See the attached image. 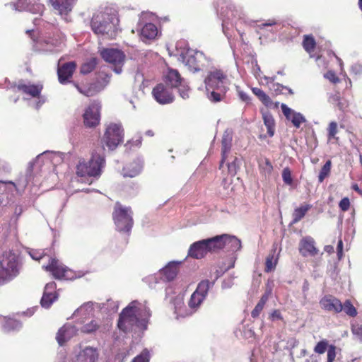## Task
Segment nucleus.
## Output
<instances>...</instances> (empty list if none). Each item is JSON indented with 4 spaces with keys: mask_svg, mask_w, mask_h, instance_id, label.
<instances>
[{
    "mask_svg": "<svg viewBox=\"0 0 362 362\" xmlns=\"http://www.w3.org/2000/svg\"><path fill=\"white\" fill-rule=\"evenodd\" d=\"M151 315L150 309L146 304L134 300L119 314L118 328L124 332H130L135 327L146 329Z\"/></svg>",
    "mask_w": 362,
    "mask_h": 362,
    "instance_id": "1",
    "label": "nucleus"
},
{
    "mask_svg": "<svg viewBox=\"0 0 362 362\" xmlns=\"http://www.w3.org/2000/svg\"><path fill=\"white\" fill-rule=\"evenodd\" d=\"M118 24L119 19L116 13L108 8L95 13L90 23L92 30L95 34L106 35L109 38L116 36Z\"/></svg>",
    "mask_w": 362,
    "mask_h": 362,
    "instance_id": "2",
    "label": "nucleus"
},
{
    "mask_svg": "<svg viewBox=\"0 0 362 362\" xmlns=\"http://www.w3.org/2000/svg\"><path fill=\"white\" fill-rule=\"evenodd\" d=\"M104 148L100 147L98 151L92 153V157L88 162L80 161L76 167V174L81 178V182H86L87 177H99L104 167L105 160L104 158Z\"/></svg>",
    "mask_w": 362,
    "mask_h": 362,
    "instance_id": "3",
    "label": "nucleus"
},
{
    "mask_svg": "<svg viewBox=\"0 0 362 362\" xmlns=\"http://www.w3.org/2000/svg\"><path fill=\"white\" fill-rule=\"evenodd\" d=\"M21 264L16 254L11 251L4 252L0 256V285L6 284L20 273Z\"/></svg>",
    "mask_w": 362,
    "mask_h": 362,
    "instance_id": "4",
    "label": "nucleus"
},
{
    "mask_svg": "<svg viewBox=\"0 0 362 362\" xmlns=\"http://www.w3.org/2000/svg\"><path fill=\"white\" fill-rule=\"evenodd\" d=\"M110 78L111 75L110 74L105 70H100L97 73L95 82L88 87L82 88L77 83H74V86L80 93L90 97L103 90L109 84Z\"/></svg>",
    "mask_w": 362,
    "mask_h": 362,
    "instance_id": "5",
    "label": "nucleus"
},
{
    "mask_svg": "<svg viewBox=\"0 0 362 362\" xmlns=\"http://www.w3.org/2000/svg\"><path fill=\"white\" fill-rule=\"evenodd\" d=\"M113 219L119 231L129 232L133 226L131 209L122 207L119 203L115 204Z\"/></svg>",
    "mask_w": 362,
    "mask_h": 362,
    "instance_id": "6",
    "label": "nucleus"
},
{
    "mask_svg": "<svg viewBox=\"0 0 362 362\" xmlns=\"http://www.w3.org/2000/svg\"><path fill=\"white\" fill-rule=\"evenodd\" d=\"M205 57L202 52L191 49H184L180 52L178 60L182 62L189 71L193 72L202 69Z\"/></svg>",
    "mask_w": 362,
    "mask_h": 362,
    "instance_id": "7",
    "label": "nucleus"
},
{
    "mask_svg": "<svg viewBox=\"0 0 362 362\" xmlns=\"http://www.w3.org/2000/svg\"><path fill=\"white\" fill-rule=\"evenodd\" d=\"M124 129L121 123H110L106 127L103 141L110 150L123 141Z\"/></svg>",
    "mask_w": 362,
    "mask_h": 362,
    "instance_id": "8",
    "label": "nucleus"
},
{
    "mask_svg": "<svg viewBox=\"0 0 362 362\" xmlns=\"http://www.w3.org/2000/svg\"><path fill=\"white\" fill-rule=\"evenodd\" d=\"M100 53L105 62L114 65L113 71L116 74L122 73L125 60V54L122 51L115 48H104L100 51Z\"/></svg>",
    "mask_w": 362,
    "mask_h": 362,
    "instance_id": "9",
    "label": "nucleus"
},
{
    "mask_svg": "<svg viewBox=\"0 0 362 362\" xmlns=\"http://www.w3.org/2000/svg\"><path fill=\"white\" fill-rule=\"evenodd\" d=\"M206 90L209 91L211 88H221L227 91L229 81L227 76L221 70L216 69L210 71L204 79Z\"/></svg>",
    "mask_w": 362,
    "mask_h": 362,
    "instance_id": "10",
    "label": "nucleus"
},
{
    "mask_svg": "<svg viewBox=\"0 0 362 362\" xmlns=\"http://www.w3.org/2000/svg\"><path fill=\"white\" fill-rule=\"evenodd\" d=\"M213 284L214 283L209 280L202 281L192 294L188 303L189 306L192 309H197L206 297L209 289Z\"/></svg>",
    "mask_w": 362,
    "mask_h": 362,
    "instance_id": "11",
    "label": "nucleus"
},
{
    "mask_svg": "<svg viewBox=\"0 0 362 362\" xmlns=\"http://www.w3.org/2000/svg\"><path fill=\"white\" fill-rule=\"evenodd\" d=\"M100 108L99 103H92L85 110L83 115V123L87 127H94L97 126L100 120Z\"/></svg>",
    "mask_w": 362,
    "mask_h": 362,
    "instance_id": "12",
    "label": "nucleus"
},
{
    "mask_svg": "<svg viewBox=\"0 0 362 362\" xmlns=\"http://www.w3.org/2000/svg\"><path fill=\"white\" fill-rule=\"evenodd\" d=\"M42 268L52 273L53 276L57 279H69L68 273L69 269L61 263L59 259L51 257L47 265H43Z\"/></svg>",
    "mask_w": 362,
    "mask_h": 362,
    "instance_id": "13",
    "label": "nucleus"
},
{
    "mask_svg": "<svg viewBox=\"0 0 362 362\" xmlns=\"http://www.w3.org/2000/svg\"><path fill=\"white\" fill-rule=\"evenodd\" d=\"M13 6L16 11H28L33 13L41 14L44 11V5L40 0H18Z\"/></svg>",
    "mask_w": 362,
    "mask_h": 362,
    "instance_id": "14",
    "label": "nucleus"
},
{
    "mask_svg": "<svg viewBox=\"0 0 362 362\" xmlns=\"http://www.w3.org/2000/svg\"><path fill=\"white\" fill-rule=\"evenodd\" d=\"M155 100L160 104H168L173 101L172 93L162 83L158 84L152 91Z\"/></svg>",
    "mask_w": 362,
    "mask_h": 362,
    "instance_id": "15",
    "label": "nucleus"
},
{
    "mask_svg": "<svg viewBox=\"0 0 362 362\" xmlns=\"http://www.w3.org/2000/svg\"><path fill=\"white\" fill-rule=\"evenodd\" d=\"M78 329L76 326L66 324L61 327L56 336V339L60 346H63L66 341L76 336Z\"/></svg>",
    "mask_w": 362,
    "mask_h": 362,
    "instance_id": "16",
    "label": "nucleus"
},
{
    "mask_svg": "<svg viewBox=\"0 0 362 362\" xmlns=\"http://www.w3.org/2000/svg\"><path fill=\"white\" fill-rule=\"evenodd\" d=\"M56 284L54 282H50L45 285L43 296L40 300L42 307L49 308L57 299L58 296L56 292H54Z\"/></svg>",
    "mask_w": 362,
    "mask_h": 362,
    "instance_id": "17",
    "label": "nucleus"
},
{
    "mask_svg": "<svg viewBox=\"0 0 362 362\" xmlns=\"http://www.w3.org/2000/svg\"><path fill=\"white\" fill-rule=\"evenodd\" d=\"M321 308L329 312L340 313L342 311V304L339 300L332 296H325L320 300Z\"/></svg>",
    "mask_w": 362,
    "mask_h": 362,
    "instance_id": "18",
    "label": "nucleus"
},
{
    "mask_svg": "<svg viewBox=\"0 0 362 362\" xmlns=\"http://www.w3.org/2000/svg\"><path fill=\"white\" fill-rule=\"evenodd\" d=\"M315 243L313 238L307 236L303 238L299 243V251L303 257L315 256L318 250L315 245Z\"/></svg>",
    "mask_w": 362,
    "mask_h": 362,
    "instance_id": "19",
    "label": "nucleus"
},
{
    "mask_svg": "<svg viewBox=\"0 0 362 362\" xmlns=\"http://www.w3.org/2000/svg\"><path fill=\"white\" fill-rule=\"evenodd\" d=\"M76 66V64L74 62L64 63L61 66H59L57 70L59 81L62 84L69 82V78H71Z\"/></svg>",
    "mask_w": 362,
    "mask_h": 362,
    "instance_id": "20",
    "label": "nucleus"
},
{
    "mask_svg": "<svg viewBox=\"0 0 362 362\" xmlns=\"http://www.w3.org/2000/svg\"><path fill=\"white\" fill-rule=\"evenodd\" d=\"M281 108L286 119L290 120L296 128H299L300 124L305 122V118L302 114L295 112L286 104H281Z\"/></svg>",
    "mask_w": 362,
    "mask_h": 362,
    "instance_id": "21",
    "label": "nucleus"
},
{
    "mask_svg": "<svg viewBox=\"0 0 362 362\" xmlns=\"http://www.w3.org/2000/svg\"><path fill=\"white\" fill-rule=\"evenodd\" d=\"M178 262H170L159 272L160 280L163 281H173L178 273Z\"/></svg>",
    "mask_w": 362,
    "mask_h": 362,
    "instance_id": "22",
    "label": "nucleus"
},
{
    "mask_svg": "<svg viewBox=\"0 0 362 362\" xmlns=\"http://www.w3.org/2000/svg\"><path fill=\"white\" fill-rule=\"evenodd\" d=\"M76 0H50L54 9L62 16H67L71 11Z\"/></svg>",
    "mask_w": 362,
    "mask_h": 362,
    "instance_id": "23",
    "label": "nucleus"
},
{
    "mask_svg": "<svg viewBox=\"0 0 362 362\" xmlns=\"http://www.w3.org/2000/svg\"><path fill=\"white\" fill-rule=\"evenodd\" d=\"M99 354L96 348L86 346L77 356V362H96Z\"/></svg>",
    "mask_w": 362,
    "mask_h": 362,
    "instance_id": "24",
    "label": "nucleus"
},
{
    "mask_svg": "<svg viewBox=\"0 0 362 362\" xmlns=\"http://www.w3.org/2000/svg\"><path fill=\"white\" fill-rule=\"evenodd\" d=\"M207 253L208 251L203 240L192 244L188 250V256L197 259L204 258Z\"/></svg>",
    "mask_w": 362,
    "mask_h": 362,
    "instance_id": "25",
    "label": "nucleus"
},
{
    "mask_svg": "<svg viewBox=\"0 0 362 362\" xmlns=\"http://www.w3.org/2000/svg\"><path fill=\"white\" fill-rule=\"evenodd\" d=\"M222 243L223 249L225 248L228 252H236L241 248V242L235 236L223 234Z\"/></svg>",
    "mask_w": 362,
    "mask_h": 362,
    "instance_id": "26",
    "label": "nucleus"
},
{
    "mask_svg": "<svg viewBox=\"0 0 362 362\" xmlns=\"http://www.w3.org/2000/svg\"><path fill=\"white\" fill-rule=\"evenodd\" d=\"M208 252H216L223 249L222 235L204 239Z\"/></svg>",
    "mask_w": 362,
    "mask_h": 362,
    "instance_id": "27",
    "label": "nucleus"
},
{
    "mask_svg": "<svg viewBox=\"0 0 362 362\" xmlns=\"http://www.w3.org/2000/svg\"><path fill=\"white\" fill-rule=\"evenodd\" d=\"M158 34V30L153 23H146L141 30V37L144 40H153Z\"/></svg>",
    "mask_w": 362,
    "mask_h": 362,
    "instance_id": "28",
    "label": "nucleus"
},
{
    "mask_svg": "<svg viewBox=\"0 0 362 362\" xmlns=\"http://www.w3.org/2000/svg\"><path fill=\"white\" fill-rule=\"evenodd\" d=\"M142 168V162L140 160H137L124 168L123 175L124 177H134L141 173Z\"/></svg>",
    "mask_w": 362,
    "mask_h": 362,
    "instance_id": "29",
    "label": "nucleus"
},
{
    "mask_svg": "<svg viewBox=\"0 0 362 362\" xmlns=\"http://www.w3.org/2000/svg\"><path fill=\"white\" fill-rule=\"evenodd\" d=\"M231 143H232V134L226 131L223 135L221 140V153H222V160L221 161V166L223 163L225 159L226 158L227 154L229 153L231 148Z\"/></svg>",
    "mask_w": 362,
    "mask_h": 362,
    "instance_id": "30",
    "label": "nucleus"
},
{
    "mask_svg": "<svg viewBox=\"0 0 362 362\" xmlns=\"http://www.w3.org/2000/svg\"><path fill=\"white\" fill-rule=\"evenodd\" d=\"M18 88L20 90H22L24 93L28 94L32 97H38L40 95V93L42 89V86L41 85H34V84H19L18 86Z\"/></svg>",
    "mask_w": 362,
    "mask_h": 362,
    "instance_id": "31",
    "label": "nucleus"
},
{
    "mask_svg": "<svg viewBox=\"0 0 362 362\" xmlns=\"http://www.w3.org/2000/svg\"><path fill=\"white\" fill-rule=\"evenodd\" d=\"M264 124L267 129V133L270 137L274 134L275 121L272 115L269 111L262 110Z\"/></svg>",
    "mask_w": 362,
    "mask_h": 362,
    "instance_id": "32",
    "label": "nucleus"
},
{
    "mask_svg": "<svg viewBox=\"0 0 362 362\" xmlns=\"http://www.w3.org/2000/svg\"><path fill=\"white\" fill-rule=\"evenodd\" d=\"M264 79L266 81V84L269 87V88L275 91L276 93H282L283 90H286L291 95L293 94V91L290 88L284 86L279 83H274V81L276 79L275 76H264Z\"/></svg>",
    "mask_w": 362,
    "mask_h": 362,
    "instance_id": "33",
    "label": "nucleus"
},
{
    "mask_svg": "<svg viewBox=\"0 0 362 362\" xmlns=\"http://www.w3.org/2000/svg\"><path fill=\"white\" fill-rule=\"evenodd\" d=\"M271 289L267 291L261 297L259 301L256 305L255 308L253 309V310L251 313V315L252 317L255 318L257 317L262 310H263L264 305L266 304L267 301L269 299V296L271 295Z\"/></svg>",
    "mask_w": 362,
    "mask_h": 362,
    "instance_id": "34",
    "label": "nucleus"
},
{
    "mask_svg": "<svg viewBox=\"0 0 362 362\" xmlns=\"http://www.w3.org/2000/svg\"><path fill=\"white\" fill-rule=\"evenodd\" d=\"M166 81L172 87L177 86L180 83L184 81L179 72L175 69L168 70L166 75Z\"/></svg>",
    "mask_w": 362,
    "mask_h": 362,
    "instance_id": "35",
    "label": "nucleus"
},
{
    "mask_svg": "<svg viewBox=\"0 0 362 362\" xmlns=\"http://www.w3.org/2000/svg\"><path fill=\"white\" fill-rule=\"evenodd\" d=\"M312 205L305 204L298 208L295 209L293 213V223L299 222L305 215V214L311 209Z\"/></svg>",
    "mask_w": 362,
    "mask_h": 362,
    "instance_id": "36",
    "label": "nucleus"
},
{
    "mask_svg": "<svg viewBox=\"0 0 362 362\" xmlns=\"http://www.w3.org/2000/svg\"><path fill=\"white\" fill-rule=\"evenodd\" d=\"M100 327V325L96 320H92L88 323L84 324L80 331L83 334H89L95 332Z\"/></svg>",
    "mask_w": 362,
    "mask_h": 362,
    "instance_id": "37",
    "label": "nucleus"
},
{
    "mask_svg": "<svg viewBox=\"0 0 362 362\" xmlns=\"http://www.w3.org/2000/svg\"><path fill=\"white\" fill-rule=\"evenodd\" d=\"M206 92L208 99L214 103L221 101L226 93V91H223L221 88H211Z\"/></svg>",
    "mask_w": 362,
    "mask_h": 362,
    "instance_id": "38",
    "label": "nucleus"
},
{
    "mask_svg": "<svg viewBox=\"0 0 362 362\" xmlns=\"http://www.w3.org/2000/svg\"><path fill=\"white\" fill-rule=\"evenodd\" d=\"M260 173L265 177L269 176L273 170V165L268 158H264L259 160Z\"/></svg>",
    "mask_w": 362,
    "mask_h": 362,
    "instance_id": "39",
    "label": "nucleus"
},
{
    "mask_svg": "<svg viewBox=\"0 0 362 362\" xmlns=\"http://www.w3.org/2000/svg\"><path fill=\"white\" fill-rule=\"evenodd\" d=\"M93 310V303L91 302H87L76 310L73 315L75 317L81 316L86 317L90 314Z\"/></svg>",
    "mask_w": 362,
    "mask_h": 362,
    "instance_id": "40",
    "label": "nucleus"
},
{
    "mask_svg": "<svg viewBox=\"0 0 362 362\" xmlns=\"http://www.w3.org/2000/svg\"><path fill=\"white\" fill-rule=\"evenodd\" d=\"M252 91L265 106H272V101L270 97L267 95L262 89L259 88H252Z\"/></svg>",
    "mask_w": 362,
    "mask_h": 362,
    "instance_id": "41",
    "label": "nucleus"
},
{
    "mask_svg": "<svg viewBox=\"0 0 362 362\" xmlns=\"http://www.w3.org/2000/svg\"><path fill=\"white\" fill-rule=\"evenodd\" d=\"M97 63V59L95 58H92L84 62L81 67V73L83 74L90 73L95 68Z\"/></svg>",
    "mask_w": 362,
    "mask_h": 362,
    "instance_id": "42",
    "label": "nucleus"
},
{
    "mask_svg": "<svg viewBox=\"0 0 362 362\" xmlns=\"http://www.w3.org/2000/svg\"><path fill=\"white\" fill-rule=\"evenodd\" d=\"M327 130V138L328 140L335 139L336 141L339 140V138L337 136L338 133V124L336 122L332 121L329 122Z\"/></svg>",
    "mask_w": 362,
    "mask_h": 362,
    "instance_id": "43",
    "label": "nucleus"
},
{
    "mask_svg": "<svg viewBox=\"0 0 362 362\" xmlns=\"http://www.w3.org/2000/svg\"><path fill=\"white\" fill-rule=\"evenodd\" d=\"M274 253H275V251H273V252L269 254L266 259V262H265V264H266L265 272H269L272 270H273L277 264V257H275Z\"/></svg>",
    "mask_w": 362,
    "mask_h": 362,
    "instance_id": "44",
    "label": "nucleus"
},
{
    "mask_svg": "<svg viewBox=\"0 0 362 362\" xmlns=\"http://www.w3.org/2000/svg\"><path fill=\"white\" fill-rule=\"evenodd\" d=\"M303 46L308 52H312L315 47V40L311 35H305Z\"/></svg>",
    "mask_w": 362,
    "mask_h": 362,
    "instance_id": "45",
    "label": "nucleus"
},
{
    "mask_svg": "<svg viewBox=\"0 0 362 362\" xmlns=\"http://www.w3.org/2000/svg\"><path fill=\"white\" fill-rule=\"evenodd\" d=\"M332 163L329 160L322 166L320 174L318 175V180L320 182H322L329 175L331 170Z\"/></svg>",
    "mask_w": 362,
    "mask_h": 362,
    "instance_id": "46",
    "label": "nucleus"
},
{
    "mask_svg": "<svg viewBox=\"0 0 362 362\" xmlns=\"http://www.w3.org/2000/svg\"><path fill=\"white\" fill-rule=\"evenodd\" d=\"M21 327L20 322L13 319H6L4 325V329L5 331H11L18 329Z\"/></svg>",
    "mask_w": 362,
    "mask_h": 362,
    "instance_id": "47",
    "label": "nucleus"
},
{
    "mask_svg": "<svg viewBox=\"0 0 362 362\" xmlns=\"http://www.w3.org/2000/svg\"><path fill=\"white\" fill-rule=\"evenodd\" d=\"M175 87L178 88V92L182 98L187 99L189 98V88L185 81H182L181 83H180L177 86Z\"/></svg>",
    "mask_w": 362,
    "mask_h": 362,
    "instance_id": "48",
    "label": "nucleus"
},
{
    "mask_svg": "<svg viewBox=\"0 0 362 362\" xmlns=\"http://www.w3.org/2000/svg\"><path fill=\"white\" fill-rule=\"evenodd\" d=\"M328 341L327 339H322L319 341L314 347V351L318 354H324L327 349H329Z\"/></svg>",
    "mask_w": 362,
    "mask_h": 362,
    "instance_id": "49",
    "label": "nucleus"
},
{
    "mask_svg": "<svg viewBox=\"0 0 362 362\" xmlns=\"http://www.w3.org/2000/svg\"><path fill=\"white\" fill-rule=\"evenodd\" d=\"M342 310H344L349 316L354 317L357 315L356 308L349 300H346L344 305H342Z\"/></svg>",
    "mask_w": 362,
    "mask_h": 362,
    "instance_id": "50",
    "label": "nucleus"
},
{
    "mask_svg": "<svg viewBox=\"0 0 362 362\" xmlns=\"http://www.w3.org/2000/svg\"><path fill=\"white\" fill-rule=\"evenodd\" d=\"M150 354L147 349H144L142 352L136 356L132 362H149Z\"/></svg>",
    "mask_w": 362,
    "mask_h": 362,
    "instance_id": "51",
    "label": "nucleus"
},
{
    "mask_svg": "<svg viewBox=\"0 0 362 362\" xmlns=\"http://www.w3.org/2000/svg\"><path fill=\"white\" fill-rule=\"evenodd\" d=\"M46 250H30L28 253L30 256L32 257V259L35 260H40L43 257L47 255V253L45 252Z\"/></svg>",
    "mask_w": 362,
    "mask_h": 362,
    "instance_id": "52",
    "label": "nucleus"
},
{
    "mask_svg": "<svg viewBox=\"0 0 362 362\" xmlns=\"http://www.w3.org/2000/svg\"><path fill=\"white\" fill-rule=\"evenodd\" d=\"M351 332L355 338L362 342V325L359 324L353 325Z\"/></svg>",
    "mask_w": 362,
    "mask_h": 362,
    "instance_id": "53",
    "label": "nucleus"
},
{
    "mask_svg": "<svg viewBox=\"0 0 362 362\" xmlns=\"http://www.w3.org/2000/svg\"><path fill=\"white\" fill-rule=\"evenodd\" d=\"M282 179L286 185H291L293 183L291 173L288 168H284L282 171Z\"/></svg>",
    "mask_w": 362,
    "mask_h": 362,
    "instance_id": "54",
    "label": "nucleus"
},
{
    "mask_svg": "<svg viewBox=\"0 0 362 362\" xmlns=\"http://www.w3.org/2000/svg\"><path fill=\"white\" fill-rule=\"evenodd\" d=\"M239 163L240 160L237 158H235L233 161H232L228 165V172L230 174L233 175H235L236 174L237 170L239 167Z\"/></svg>",
    "mask_w": 362,
    "mask_h": 362,
    "instance_id": "55",
    "label": "nucleus"
},
{
    "mask_svg": "<svg viewBox=\"0 0 362 362\" xmlns=\"http://www.w3.org/2000/svg\"><path fill=\"white\" fill-rule=\"evenodd\" d=\"M336 358V347L334 345H329L327 350V362H333Z\"/></svg>",
    "mask_w": 362,
    "mask_h": 362,
    "instance_id": "56",
    "label": "nucleus"
},
{
    "mask_svg": "<svg viewBox=\"0 0 362 362\" xmlns=\"http://www.w3.org/2000/svg\"><path fill=\"white\" fill-rule=\"evenodd\" d=\"M339 206L342 211H347L350 206V202H349V198H347V197L343 198L340 201V202L339 204Z\"/></svg>",
    "mask_w": 362,
    "mask_h": 362,
    "instance_id": "57",
    "label": "nucleus"
},
{
    "mask_svg": "<svg viewBox=\"0 0 362 362\" xmlns=\"http://www.w3.org/2000/svg\"><path fill=\"white\" fill-rule=\"evenodd\" d=\"M325 77L334 83H338L339 81V78L332 71H328L325 75Z\"/></svg>",
    "mask_w": 362,
    "mask_h": 362,
    "instance_id": "58",
    "label": "nucleus"
},
{
    "mask_svg": "<svg viewBox=\"0 0 362 362\" xmlns=\"http://www.w3.org/2000/svg\"><path fill=\"white\" fill-rule=\"evenodd\" d=\"M341 99L339 92L332 94L329 97V102L333 105H336Z\"/></svg>",
    "mask_w": 362,
    "mask_h": 362,
    "instance_id": "59",
    "label": "nucleus"
},
{
    "mask_svg": "<svg viewBox=\"0 0 362 362\" xmlns=\"http://www.w3.org/2000/svg\"><path fill=\"white\" fill-rule=\"evenodd\" d=\"M270 319L273 321L274 320H281L282 319V316L281 315V313L279 310H274L271 314H270V316H269Z\"/></svg>",
    "mask_w": 362,
    "mask_h": 362,
    "instance_id": "60",
    "label": "nucleus"
},
{
    "mask_svg": "<svg viewBox=\"0 0 362 362\" xmlns=\"http://www.w3.org/2000/svg\"><path fill=\"white\" fill-rule=\"evenodd\" d=\"M146 281L147 282H148L149 284V286L151 288H154V286L153 284H158V277L156 276H148L146 279Z\"/></svg>",
    "mask_w": 362,
    "mask_h": 362,
    "instance_id": "61",
    "label": "nucleus"
},
{
    "mask_svg": "<svg viewBox=\"0 0 362 362\" xmlns=\"http://www.w3.org/2000/svg\"><path fill=\"white\" fill-rule=\"evenodd\" d=\"M238 95L243 102L249 103L250 101L249 95L243 90H238Z\"/></svg>",
    "mask_w": 362,
    "mask_h": 362,
    "instance_id": "62",
    "label": "nucleus"
},
{
    "mask_svg": "<svg viewBox=\"0 0 362 362\" xmlns=\"http://www.w3.org/2000/svg\"><path fill=\"white\" fill-rule=\"evenodd\" d=\"M337 256L339 259H341L343 255V242L341 240H339L337 244Z\"/></svg>",
    "mask_w": 362,
    "mask_h": 362,
    "instance_id": "63",
    "label": "nucleus"
},
{
    "mask_svg": "<svg viewBox=\"0 0 362 362\" xmlns=\"http://www.w3.org/2000/svg\"><path fill=\"white\" fill-rule=\"evenodd\" d=\"M325 251L329 254L334 252V247L332 245H326L324 248Z\"/></svg>",
    "mask_w": 362,
    "mask_h": 362,
    "instance_id": "64",
    "label": "nucleus"
}]
</instances>
